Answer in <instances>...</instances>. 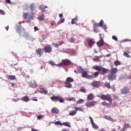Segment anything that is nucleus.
Segmentation results:
<instances>
[{
	"instance_id": "obj_17",
	"label": "nucleus",
	"mask_w": 131,
	"mask_h": 131,
	"mask_svg": "<svg viewBox=\"0 0 131 131\" xmlns=\"http://www.w3.org/2000/svg\"><path fill=\"white\" fill-rule=\"evenodd\" d=\"M64 86L65 88H67V89H71V88H72V84L66 81L64 82Z\"/></svg>"
},
{
	"instance_id": "obj_53",
	"label": "nucleus",
	"mask_w": 131,
	"mask_h": 131,
	"mask_svg": "<svg viewBox=\"0 0 131 131\" xmlns=\"http://www.w3.org/2000/svg\"><path fill=\"white\" fill-rule=\"evenodd\" d=\"M89 119H90V121H91L92 124L93 123H94V120H93V118H92V117H89Z\"/></svg>"
},
{
	"instance_id": "obj_9",
	"label": "nucleus",
	"mask_w": 131,
	"mask_h": 131,
	"mask_svg": "<svg viewBox=\"0 0 131 131\" xmlns=\"http://www.w3.org/2000/svg\"><path fill=\"white\" fill-rule=\"evenodd\" d=\"M100 84H101V82L100 81H93L91 83V85L93 88H96V89H98L99 86H100Z\"/></svg>"
},
{
	"instance_id": "obj_2",
	"label": "nucleus",
	"mask_w": 131,
	"mask_h": 131,
	"mask_svg": "<svg viewBox=\"0 0 131 131\" xmlns=\"http://www.w3.org/2000/svg\"><path fill=\"white\" fill-rule=\"evenodd\" d=\"M51 100L53 102H59L60 103H64V99L60 96L53 95L50 97Z\"/></svg>"
},
{
	"instance_id": "obj_19",
	"label": "nucleus",
	"mask_w": 131,
	"mask_h": 131,
	"mask_svg": "<svg viewBox=\"0 0 131 131\" xmlns=\"http://www.w3.org/2000/svg\"><path fill=\"white\" fill-rule=\"evenodd\" d=\"M99 58L101 59L102 58V56L100 55L99 56H95L94 58H92V60H93L94 62H99V61L101 62V60H100Z\"/></svg>"
},
{
	"instance_id": "obj_22",
	"label": "nucleus",
	"mask_w": 131,
	"mask_h": 131,
	"mask_svg": "<svg viewBox=\"0 0 131 131\" xmlns=\"http://www.w3.org/2000/svg\"><path fill=\"white\" fill-rule=\"evenodd\" d=\"M39 9L40 11H41V12H46V11H47L46 9H48V6H46L45 7L43 5H40L39 7Z\"/></svg>"
},
{
	"instance_id": "obj_43",
	"label": "nucleus",
	"mask_w": 131,
	"mask_h": 131,
	"mask_svg": "<svg viewBox=\"0 0 131 131\" xmlns=\"http://www.w3.org/2000/svg\"><path fill=\"white\" fill-rule=\"evenodd\" d=\"M123 55L124 56V57H126V58H130V55L125 52H124Z\"/></svg>"
},
{
	"instance_id": "obj_30",
	"label": "nucleus",
	"mask_w": 131,
	"mask_h": 131,
	"mask_svg": "<svg viewBox=\"0 0 131 131\" xmlns=\"http://www.w3.org/2000/svg\"><path fill=\"white\" fill-rule=\"evenodd\" d=\"M77 70L78 73H82L84 71V69H82L81 67H79L77 68Z\"/></svg>"
},
{
	"instance_id": "obj_41",
	"label": "nucleus",
	"mask_w": 131,
	"mask_h": 131,
	"mask_svg": "<svg viewBox=\"0 0 131 131\" xmlns=\"http://www.w3.org/2000/svg\"><path fill=\"white\" fill-rule=\"evenodd\" d=\"M38 19L40 21H42V20H45V15H42L38 17Z\"/></svg>"
},
{
	"instance_id": "obj_20",
	"label": "nucleus",
	"mask_w": 131,
	"mask_h": 131,
	"mask_svg": "<svg viewBox=\"0 0 131 131\" xmlns=\"http://www.w3.org/2000/svg\"><path fill=\"white\" fill-rule=\"evenodd\" d=\"M87 100H88V101H92V100H94V95L93 93H90L88 95Z\"/></svg>"
},
{
	"instance_id": "obj_28",
	"label": "nucleus",
	"mask_w": 131,
	"mask_h": 131,
	"mask_svg": "<svg viewBox=\"0 0 131 131\" xmlns=\"http://www.w3.org/2000/svg\"><path fill=\"white\" fill-rule=\"evenodd\" d=\"M111 73H112V74H116V73H117V68H112L111 70Z\"/></svg>"
},
{
	"instance_id": "obj_58",
	"label": "nucleus",
	"mask_w": 131,
	"mask_h": 131,
	"mask_svg": "<svg viewBox=\"0 0 131 131\" xmlns=\"http://www.w3.org/2000/svg\"><path fill=\"white\" fill-rule=\"evenodd\" d=\"M32 101H35V102H37L38 100L37 98L36 97H33L32 99Z\"/></svg>"
},
{
	"instance_id": "obj_6",
	"label": "nucleus",
	"mask_w": 131,
	"mask_h": 131,
	"mask_svg": "<svg viewBox=\"0 0 131 131\" xmlns=\"http://www.w3.org/2000/svg\"><path fill=\"white\" fill-rule=\"evenodd\" d=\"M43 51L45 53H47L48 54H50L53 52V48L50 45H46L43 48Z\"/></svg>"
},
{
	"instance_id": "obj_47",
	"label": "nucleus",
	"mask_w": 131,
	"mask_h": 131,
	"mask_svg": "<svg viewBox=\"0 0 131 131\" xmlns=\"http://www.w3.org/2000/svg\"><path fill=\"white\" fill-rule=\"evenodd\" d=\"M20 100L21 99L17 98L16 99H15V98H13L12 101H13V102H19V101H20Z\"/></svg>"
},
{
	"instance_id": "obj_10",
	"label": "nucleus",
	"mask_w": 131,
	"mask_h": 131,
	"mask_svg": "<svg viewBox=\"0 0 131 131\" xmlns=\"http://www.w3.org/2000/svg\"><path fill=\"white\" fill-rule=\"evenodd\" d=\"M128 93H129V89L126 86L124 87L121 90V94H122V95H127Z\"/></svg>"
},
{
	"instance_id": "obj_37",
	"label": "nucleus",
	"mask_w": 131,
	"mask_h": 131,
	"mask_svg": "<svg viewBox=\"0 0 131 131\" xmlns=\"http://www.w3.org/2000/svg\"><path fill=\"white\" fill-rule=\"evenodd\" d=\"M77 55V51L76 50L71 51V56H76Z\"/></svg>"
},
{
	"instance_id": "obj_13",
	"label": "nucleus",
	"mask_w": 131,
	"mask_h": 131,
	"mask_svg": "<svg viewBox=\"0 0 131 131\" xmlns=\"http://www.w3.org/2000/svg\"><path fill=\"white\" fill-rule=\"evenodd\" d=\"M107 78L109 80H114L116 78V75L111 73L107 75Z\"/></svg>"
},
{
	"instance_id": "obj_60",
	"label": "nucleus",
	"mask_w": 131,
	"mask_h": 131,
	"mask_svg": "<svg viewBox=\"0 0 131 131\" xmlns=\"http://www.w3.org/2000/svg\"><path fill=\"white\" fill-rule=\"evenodd\" d=\"M34 31H37L39 30V29H38V28H37V27H34Z\"/></svg>"
},
{
	"instance_id": "obj_35",
	"label": "nucleus",
	"mask_w": 131,
	"mask_h": 131,
	"mask_svg": "<svg viewBox=\"0 0 131 131\" xmlns=\"http://www.w3.org/2000/svg\"><path fill=\"white\" fill-rule=\"evenodd\" d=\"M65 21V18H61L58 22L57 25H60V24H62V23H64Z\"/></svg>"
},
{
	"instance_id": "obj_54",
	"label": "nucleus",
	"mask_w": 131,
	"mask_h": 131,
	"mask_svg": "<svg viewBox=\"0 0 131 131\" xmlns=\"http://www.w3.org/2000/svg\"><path fill=\"white\" fill-rule=\"evenodd\" d=\"M70 41L71 42H74V41H75V39H74V38L72 37L70 38Z\"/></svg>"
},
{
	"instance_id": "obj_7",
	"label": "nucleus",
	"mask_w": 131,
	"mask_h": 131,
	"mask_svg": "<svg viewBox=\"0 0 131 131\" xmlns=\"http://www.w3.org/2000/svg\"><path fill=\"white\" fill-rule=\"evenodd\" d=\"M99 36V40L96 42V45H97L98 47H99L104 46V39H103V35L100 34Z\"/></svg>"
},
{
	"instance_id": "obj_4",
	"label": "nucleus",
	"mask_w": 131,
	"mask_h": 131,
	"mask_svg": "<svg viewBox=\"0 0 131 131\" xmlns=\"http://www.w3.org/2000/svg\"><path fill=\"white\" fill-rule=\"evenodd\" d=\"M34 15L33 13L29 14V13L25 12L24 13L23 17L25 19H28V20H27V22H28V23H30V20L33 18Z\"/></svg>"
},
{
	"instance_id": "obj_62",
	"label": "nucleus",
	"mask_w": 131,
	"mask_h": 131,
	"mask_svg": "<svg viewBox=\"0 0 131 131\" xmlns=\"http://www.w3.org/2000/svg\"><path fill=\"white\" fill-rule=\"evenodd\" d=\"M113 98H114V99H115L116 100H118V99H119L118 96H116V95H114Z\"/></svg>"
},
{
	"instance_id": "obj_59",
	"label": "nucleus",
	"mask_w": 131,
	"mask_h": 131,
	"mask_svg": "<svg viewBox=\"0 0 131 131\" xmlns=\"http://www.w3.org/2000/svg\"><path fill=\"white\" fill-rule=\"evenodd\" d=\"M113 107H117L118 106V104L115 103L112 104Z\"/></svg>"
},
{
	"instance_id": "obj_16",
	"label": "nucleus",
	"mask_w": 131,
	"mask_h": 131,
	"mask_svg": "<svg viewBox=\"0 0 131 131\" xmlns=\"http://www.w3.org/2000/svg\"><path fill=\"white\" fill-rule=\"evenodd\" d=\"M30 86H31V88L35 89V88H36V86H37V83H36V82L35 81L32 80L30 84Z\"/></svg>"
},
{
	"instance_id": "obj_39",
	"label": "nucleus",
	"mask_w": 131,
	"mask_h": 131,
	"mask_svg": "<svg viewBox=\"0 0 131 131\" xmlns=\"http://www.w3.org/2000/svg\"><path fill=\"white\" fill-rule=\"evenodd\" d=\"M48 63H49V64H50L52 66H57V64H56L55 63V62L54 61H53L52 60H49L48 61Z\"/></svg>"
},
{
	"instance_id": "obj_21",
	"label": "nucleus",
	"mask_w": 131,
	"mask_h": 131,
	"mask_svg": "<svg viewBox=\"0 0 131 131\" xmlns=\"http://www.w3.org/2000/svg\"><path fill=\"white\" fill-rule=\"evenodd\" d=\"M88 71L84 70V71L81 73V77H83V78H86L88 74Z\"/></svg>"
},
{
	"instance_id": "obj_3",
	"label": "nucleus",
	"mask_w": 131,
	"mask_h": 131,
	"mask_svg": "<svg viewBox=\"0 0 131 131\" xmlns=\"http://www.w3.org/2000/svg\"><path fill=\"white\" fill-rule=\"evenodd\" d=\"M100 99L103 101H108L109 103H112V98L110 94H103L100 96Z\"/></svg>"
},
{
	"instance_id": "obj_18",
	"label": "nucleus",
	"mask_w": 131,
	"mask_h": 131,
	"mask_svg": "<svg viewBox=\"0 0 131 131\" xmlns=\"http://www.w3.org/2000/svg\"><path fill=\"white\" fill-rule=\"evenodd\" d=\"M36 53L37 55H39V57H41V55H42V49L41 48L37 49Z\"/></svg>"
},
{
	"instance_id": "obj_55",
	"label": "nucleus",
	"mask_w": 131,
	"mask_h": 131,
	"mask_svg": "<svg viewBox=\"0 0 131 131\" xmlns=\"http://www.w3.org/2000/svg\"><path fill=\"white\" fill-rule=\"evenodd\" d=\"M55 24H56V21L52 20L51 23V26L55 25Z\"/></svg>"
},
{
	"instance_id": "obj_1",
	"label": "nucleus",
	"mask_w": 131,
	"mask_h": 131,
	"mask_svg": "<svg viewBox=\"0 0 131 131\" xmlns=\"http://www.w3.org/2000/svg\"><path fill=\"white\" fill-rule=\"evenodd\" d=\"M93 68L94 70L98 71V72H99V74H101V75H104L105 73H107V70L100 66H94Z\"/></svg>"
},
{
	"instance_id": "obj_49",
	"label": "nucleus",
	"mask_w": 131,
	"mask_h": 131,
	"mask_svg": "<svg viewBox=\"0 0 131 131\" xmlns=\"http://www.w3.org/2000/svg\"><path fill=\"white\" fill-rule=\"evenodd\" d=\"M124 127L125 128H129V127H130V125H129L128 124H125Z\"/></svg>"
},
{
	"instance_id": "obj_52",
	"label": "nucleus",
	"mask_w": 131,
	"mask_h": 131,
	"mask_svg": "<svg viewBox=\"0 0 131 131\" xmlns=\"http://www.w3.org/2000/svg\"><path fill=\"white\" fill-rule=\"evenodd\" d=\"M0 14L1 15H5L6 13L5 12V11H4V10H0Z\"/></svg>"
},
{
	"instance_id": "obj_34",
	"label": "nucleus",
	"mask_w": 131,
	"mask_h": 131,
	"mask_svg": "<svg viewBox=\"0 0 131 131\" xmlns=\"http://www.w3.org/2000/svg\"><path fill=\"white\" fill-rule=\"evenodd\" d=\"M104 86H105V88H107V89H111V86L110 85V82L108 83L107 82H106L104 84Z\"/></svg>"
},
{
	"instance_id": "obj_40",
	"label": "nucleus",
	"mask_w": 131,
	"mask_h": 131,
	"mask_svg": "<svg viewBox=\"0 0 131 131\" xmlns=\"http://www.w3.org/2000/svg\"><path fill=\"white\" fill-rule=\"evenodd\" d=\"M68 101H72L73 102H76V100L74 97H69V98H68Z\"/></svg>"
},
{
	"instance_id": "obj_26",
	"label": "nucleus",
	"mask_w": 131,
	"mask_h": 131,
	"mask_svg": "<svg viewBox=\"0 0 131 131\" xmlns=\"http://www.w3.org/2000/svg\"><path fill=\"white\" fill-rule=\"evenodd\" d=\"M77 20H78V16H76L75 18L72 19L71 24H75L77 22Z\"/></svg>"
},
{
	"instance_id": "obj_50",
	"label": "nucleus",
	"mask_w": 131,
	"mask_h": 131,
	"mask_svg": "<svg viewBox=\"0 0 131 131\" xmlns=\"http://www.w3.org/2000/svg\"><path fill=\"white\" fill-rule=\"evenodd\" d=\"M112 38H113V39H114V40L117 41V40H118V39L117 38V37L116 36H115V35L112 36Z\"/></svg>"
},
{
	"instance_id": "obj_5",
	"label": "nucleus",
	"mask_w": 131,
	"mask_h": 131,
	"mask_svg": "<svg viewBox=\"0 0 131 131\" xmlns=\"http://www.w3.org/2000/svg\"><path fill=\"white\" fill-rule=\"evenodd\" d=\"M71 64V61L69 59H62L61 60V62L57 64V66H68V65H70Z\"/></svg>"
},
{
	"instance_id": "obj_33",
	"label": "nucleus",
	"mask_w": 131,
	"mask_h": 131,
	"mask_svg": "<svg viewBox=\"0 0 131 131\" xmlns=\"http://www.w3.org/2000/svg\"><path fill=\"white\" fill-rule=\"evenodd\" d=\"M104 118L105 119H107V120H110V121H113V119H112L111 116L105 115L104 116Z\"/></svg>"
},
{
	"instance_id": "obj_12",
	"label": "nucleus",
	"mask_w": 131,
	"mask_h": 131,
	"mask_svg": "<svg viewBox=\"0 0 131 131\" xmlns=\"http://www.w3.org/2000/svg\"><path fill=\"white\" fill-rule=\"evenodd\" d=\"M87 41L88 43L89 46L92 48L95 43H96V41H95V39L94 38H89L87 39Z\"/></svg>"
},
{
	"instance_id": "obj_31",
	"label": "nucleus",
	"mask_w": 131,
	"mask_h": 131,
	"mask_svg": "<svg viewBox=\"0 0 131 131\" xmlns=\"http://www.w3.org/2000/svg\"><path fill=\"white\" fill-rule=\"evenodd\" d=\"M8 79L10 80H14L16 79V76L14 75H9L8 76Z\"/></svg>"
},
{
	"instance_id": "obj_63",
	"label": "nucleus",
	"mask_w": 131,
	"mask_h": 131,
	"mask_svg": "<svg viewBox=\"0 0 131 131\" xmlns=\"http://www.w3.org/2000/svg\"><path fill=\"white\" fill-rule=\"evenodd\" d=\"M6 2L8 4H11V0H6Z\"/></svg>"
},
{
	"instance_id": "obj_15",
	"label": "nucleus",
	"mask_w": 131,
	"mask_h": 131,
	"mask_svg": "<svg viewBox=\"0 0 131 131\" xmlns=\"http://www.w3.org/2000/svg\"><path fill=\"white\" fill-rule=\"evenodd\" d=\"M20 100H21V101L23 102H26V103H27V102H29V101H30V99H29V97L27 95L21 97Z\"/></svg>"
},
{
	"instance_id": "obj_24",
	"label": "nucleus",
	"mask_w": 131,
	"mask_h": 131,
	"mask_svg": "<svg viewBox=\"0 0 131 131\" xmlns=\"http://www.w3.org/2000/svg\"><path fill=\"white\" fill-rule=\"evenodd\" d=\"M77 113V111H76V110H72L69 112V115L70 116H74V115H75Z\"/></svg>"
},
{
	"instance_id": "obj_23",
	"label": "nucleus",
	"mask_w": 131,
	"mask_h": 131,
	"mask_svg": "<svg viewBox=\"0 0 131 131\" xmlns=\"http://www.w3.org/2000/svg\"><path fill=\"white\" fill-rule=\"evenodd\" d=\"M101 105H102V106H106L107 108H110V107H111V105L110 104V103H107L105 101L101 102Z\"/></svg>"
},
{
	"instance_id": "obj_48",
	"label": "nucleus",
	"mask_w": 131,
	"mask_h": 131,
	"mask_svg": "<svg viewBox=\"0 0 131 131\" xmlns=\"http://www.w3.org/2000/svg\"><path fill=\"white\" fill-rule=\"evenodd\" d=\"M43 118V116L40 115H39L38 117H37V119H38V120H40V119H41Z\"/></svg>"
},
{
	"instance_id": "obj_64",
	"label": "nucleus",
	"mask_w": 131,
	"mask_h": 131,
	"mask_svg": "<svg viewBox=\"0 0 131 131\" xmlns=\"http://www.w3.org/2000/svg\"><path fill=\"white\" fill-rule=\"evenodd\" d=\"M98 131H106L105 129H104L103 128H101L98 130Z\"/></svg>"
},
{
	"instance_id": "obj_61",
	"label": "nucleus",
	"mask_w": 131,
	"mask_h": 131,
	"mask_svg": "<svg viewBox=\"0 0 131 131\" xmlns=\"http://www.w3.org/2000/svg\"><path fill=\"white\" fill-rule=\"evenodd\" d=\"M98 26L99 27V24L95 23V24H94V28L98 27Z\"/></svg>"
},
{
	"instance_id": "obj_42",
	"label": "nucleus",
	"mask_w": 131,
	"mask_h": 131,
	"mask_svg": "<svg viewBox=\"0 0 131 131\" xmlns=\"http://www.w3.org/2000/svg\"><path fill=\"white\" fill-rule=\"evenodd\" d=\"M98 24L99 27H103V26L104 25V20H101Z\"/></svg>"
},
{
	"instance_id": "obj_36",
	"label": "nucleus",
	"mask_w": 131,
	"mask_h": 131,
	"mask_svg": "<svg viewBox=\"0 0 131 131\" xmlns=\"http://www.w3.org/2000/svg\"><path fill=\"white\" fill-rule=\"evenodd\" d=\"M114 64L115 65V66H119V65H121V62H120L119 60H115Z\"/></svg>"
},
{
	"instance_id": "obj_32",
	"label": "nucleus",
	"mask_w": 131,
	"mask_h": 131,
	"mask_svg": "<svg viewBox=\"0 0 131 131\" xmlns=\"http://www.w3.org/2000/svg\"><path fill=\"white\" fill-rule=\"evenodd\" d=\"M75 110H76V111H80V112H83V108H82V107H75L74 108Z\"/></svg>"
},
{
	"instance_id": "obj_29",
	"label": "nucleus",
	"mask_w": 131,
	"mask_h": 131,
	"mask_svg": "<svg viewBox=\"0 0 131 131\" xmlns=\"http://www.w3.org/2000/svg\"><path fill=\"white\" fill-rule=\"evenodd\" d=\"M62 125H64V126H67L68 127H71V125H70V123L69 122H65L62 123Z\"/></svg>"
},
{
	"instance_id": "obj_27",
	"label": "nucleus",
	"mask_w": 131,
	"mask_h": 131,
	"mask_svg": "<svg viewBox=\"0 0 131 131\" xmlns=\"http://www.w3.org/2000/svg\"><path fill=\"white\" fill-rule=\"evenodd\" d=\"M66 81L68 82H73L74 81V79L73 78H72V77H68L66 80Z\"/></svg>"
},
{
	"instance_id": "obj_44",
	"label": "nucleus",
	"mask_w": 131,
	"mask_h": 131,
	"mask_svg": "<svg viewBox=\"0 0 131 131\" xmlns=\"http://www.w3.org/2000/svg\"><path fill=\"white\" fill-rule=\"evenodd\" d=\"M84 102V100L83 99H80L79 100L76 102V104H82V103Z\"/></svg>"
},
{
	"instance_id": "obj_8",
	"label": "nucleus",
	"mask_w": 131,
	"mask_h": 131,
	"mask_svg": "<svg viewBox=\"0 0 131 131\" xmlns=\"http://www.w3.org/2000/svg\"><path fill=\"white\" fill-rule=\"evenodd\" d=\"M97 101H92L91 102H86L85 105L86 106L87 108H91L92 107H94L97 104Z\"/></svg>"
},
{
	"instance_id": "obj_56",
	"label": "nucleus",
	"mask_w": 131,
	"mask_h": 131,
	"mask_svg": "<svg viewBox=\"0 0 131 131\" xmlns=\"http://www.w3.org/2000/svg\"><path fill=\"white\" fill-rule=\"evenodd\" d=\"M63 43H64V41H60L59 42H58V46H61V45H63Z\"/></svg>"
},
{
	"instance_id": "obj_46",
	"label": "nucleus",
	"mask_w": 131,
	"mask_h": 131,
	"mask_svg": "<svg viewBox=\"0 0 131 131\" xmlns=\"http://www.w3.org/2000/svg\"><path fill=\"white\" fill-rule=\"evenodd\" d=\"M80 92H82V93H86V89H85L84 88H81L80 90Z\"/></svg>"
},
{
	"instance_id": "obj_45",
	"label": "nucleus",
	"mask_w": 131,
	"mask_h": 131,
	"mask_svg": "<svg viewBox=\"0 0 131 131\" xmlns=\"http://www.w3.org/2000/svg\"><path fill=\"white\" fill-rule=\"evenodd\" d=\"M56 125H62V123H61L60 121H57L55 122L54 123Z\"/></svg>"
},
{
	"instance_id": "obj_38",
	"label": "nucleus",
	"mask_w": 131,
	"mask_h": 131,
	"mask_svg": "<svg viewBox=\"0 0 131 131\" xmlns=\"http://www.w3.org/2000/svg\"><path fill=\"white\" fill-rule=\"evenodd\" d=\"M92 124V127L93 128H94V129H99V127L95 123H93Z\"/></svg>"
},
{
	"instance_id": "obj_14",
	"label": "nucleus",
	"mask_w": 131,
	"mask_h": 131,
	"mask_svg": "<svg viewBox=\"0 0 131 131\" xmlns=\"http://www.w3.org/2000/svg\"><path fill=\"white\" fill-rule=\"evenodd\" d=\"M59 112V109L57 107H53L51 110V113H52L53 114H58Z\"/></svg>"
},
{
	"instance_id": "obj_11",
	"label": "nucleus",
	"mask_w": 131,
	"mask_h": 131,
	"mask_svg": "<svg viewBox=\"0 0 131 131\" xmlns=\"http://www.w3.org/2000/svg\"><path fill=\"white\" fill-rule=\"evenodd\" d=\"M98 76H99V72H95L93 75H87V77H86V78H97Z\"/></svg>"
},
{
	"instance_id": "obj_51",
	"label": "nucleus",
	"mask_w": 131,
	"mask_h": 131,
	"mask_svg": "<svg viewBox=\"0 0 131 131\" xmlns=\"http://www.w3.org/2000/svg\"><path fill=\"white\" fill-rule=\"evenodd\" d=\"M41 94H44V95H48V92L47 91H43L40 92Z\"/></svg>"
},
{
	"instance_id": "obj_25",
	"label": "nucleus",
	"mask_w": 131,
	"mask_h": 131,
	"mask_svg": "<svg viewBox=\"0 0 131 131\" xmlns=\"http://www.w3.org/2000/svg\"><path fill=\"white\" fill-rule=\"evenodd\" d=\"M29 8L31 11H35L36 9V6H35V4L32 3L29 6Z\"/></svg>"
},
{
	"instance_id": "obj_57",
	"label": "nucleus",
	"mask_w": 131,
	"mask_h": 131,
	"mask_svg": "<svg viewBox=\"0 0 131 131\" xmlns=\"http://www.w3.org/2000/svg\"><path fill=\"white\" fill-rule=\"evenodd\" d=\"M21 30H22V29L18 28L17 29V32H18V33H20V32H21Z\"/></svg>"
}]
</instances>
